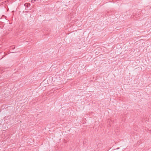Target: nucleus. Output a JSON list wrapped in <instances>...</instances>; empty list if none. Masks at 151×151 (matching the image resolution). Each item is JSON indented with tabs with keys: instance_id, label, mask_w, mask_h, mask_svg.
Returning <instances> with one entry per match:
<instances>
[{
	"instance_id": "1",
	"label": "nucleus",
	"mask_w": 151,
	"mask_h": 151,
	"mask_svg": "<svg viewBox=\"0 0 151 151\" xmlns=\"http://www.w3.org/2000/svg\"><path fill=\"white\" fill-rule=\"evenodd\" d=\"M30 5V4L29 3H26L24 4V6L28 8Z\"/></svg>"
},
{
	"instance_id": "2",
	"label": "nucleus",
	"mask_w": 151,
	"mask_h": 151,
	"mask_svg": "<svg viewBox=\"0 0 151 151\" xmlns=\"http://www.w3.org/2000/svg\"><path fill=\"white\" fill-rule=\"evenodd\" d=\"M6 123H3V124H1V123L0 124V126L1 127V125L3 126L4 127H6Z\"/></svg>"
},
{
	"instance_id": "3",
	"label": "nucleus",
	"mask_w": 151,
	"mask_h": 151,
	"mask_svg": "<svg viewBox=\"0 0 151 151\" xmlns=\"http://www.w3.org/2000/svg\"><path fill=\"white\" fill-rule=\"evenodd\" d=\"M15 48V47L14 46H12L11 47V49H14Z\"/></svg>"
},
{
	"instance_id": "4",
	"label": "nucleus",
	"mask_w": 151,
	"mask_h": 151,
	"mask_svg": "<svg viewBox=\"0 0 151 151\" xmlns=\"http://www.w3.org/2000/svg\"><path fill=\"white\" fill-rule=\"evenodd\" d=\"M36 1L35 0H32L31 1V2L32 3H34Z\"/></svg>"
}]
</instances>
